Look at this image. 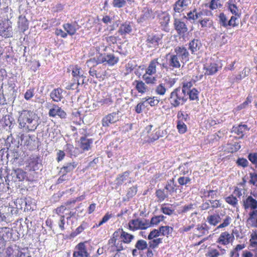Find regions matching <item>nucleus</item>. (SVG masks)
Masks as SVG:
<instances>
[{"label": "nucleus", "instance_id": "nucleus-12", "mask_svg": "<svg viewBox=\"0 0 257 257\" xmlns=\"http://www.w3.org/2000/svg\"><path fill=\"white\" fill-rule=\"evenodd\" d=\"M13 34V29L10 22L5 20L0 23V36L5 38H8L12 37Z\"/></svg>", "mask_w": 257, "mask_h": 257}, {"label": "nucleus", "instance_id": "nucleus-6", "mask_svg": "<svg viewBox=\"0 0 257 257\" xmlns=\"http://www.w3.org/2000/svg\"><path fill=\"white\" fill-rule=\"evenodd\" d=\"M72 204H75V201H67L63 205L56 208L55 210V213L60 217L63 216L64 218L65 215H68L67 219H70L75 215V212L70 211V206Z\"/></svg>", "mask_w": 257, "mask_h": 257}, {"label": "nucleus", "instance_id": "nucleus-10", "mask_svg": "<svg viewBox=\"0 0 257 257\" xmlns=\"http://www.w3.org/2000/svg\"><path fill=\"white\" fill-rule=\"evenodd\" d=\"M87 241L80 242L78 243L74 248L72 257H89L87 246Z\"/></svg>", "mask_w": 257, "mask_h": 257}, {"label": "nucleus", "instance_id": "nucleus-13", "mask_svg": "<svg viewBox=\"0 0 257 257\" xmlns=\"http://www.w3.org/2000/svg\"><path fill=\"white\" fill-rule=\"evenodd\" d=\"M172 54L178 57L183 63L189 60V53L184 46L176 47L174 48V53Z\"/></svg>", "mask_w": 257, "mask_h": 257}, {"label": "nucleus", "instance_id": "nucleus-53", "mask_svg": "<svg viewBox=\"0 0 257 257\" xmlns=\"http://www.w3.org/2000/svg\"><path fill=\"white\" fill-rule=\"evenodd\" d=\"M148 106V105L144 99L143 98L141 101L137 104L135 107V111L137 113H141Z\"/></svg>", "mask_w": 257, "mask_h": 257}, {"label": "nucleus", "instance_id": "nucleus-38", "mask_svg": "<svg viewBox=\"0 0 257 257\" xmlns=\"http://www.w3.org/2000/svg\"><path fill=\"white\" fill-rule=\"evenodd\" d=\"M71 71L73 81H76L79 80V79L81 77L85 78L81 73V68L77 65L72 66Z\"/></svg>", "mask_w": 257, "mask_h": 257}, {"label": "nucleus", "instance_id": "nucleus-8", "mask_svg": "<svg viewBox=\"0 0 257 257\" xmlns=\"http://www.w3.org/2000/svg\"><path fill=\"white\" fill-rule=\"evenodd\" d=\"M146 223V219L141 218L133 219L128 221L127 228L133 232L140 230H146L148 229Z\"/></svg>", "mask_w": 257, "mask_h": 257}, {"label": "nucleus", "instance_id": "nucleus-25", "mask_svg": "<svg viewBox=\"0 0 257 257\" xmlns=\"http://www.w3.org/2000/svg\"><path fill=\"white\" fill-rule=\"evenodd\" d=\"M97 102L101 106H108L113 103L111 94L103 93L101 96L98 97Z\"/></svg>", "mask_w": 257, "mask_h": 257}, {"label": "nucleus", "instance_id": "nucleus-16", "mask_svg": "<svg viewBox=\"0 0 257 257\" xmlns=\"http://www.w3.org/2000/svg\"><path fill=\"white\" fill-rule=\"evenodd\" d=\"M13 229L8 227H0V240L4 242L14 241L16 239L13 236Z\"/></svg>", "mask_w": 257, "mask_h": 257}, {"label": "nucleus", "instance_id": "nucleus-7", "mask_svg": "<svg viewBox=\"0 0 257 257\" xmlns=\"http://www.w3.org/2000/svg\"><path fill=\"white\" fill-rule=\"evenodd\" d=\"M108 249L110 252L123 251L125 249V244L113 233L108 242Z\"/></svg>", "mask_w": 257, "mask_h": 257}, {"label": "nucleus", "instance_id": "nucleus-15", "mask_svg": "<svg viewBox=\"0 0 257 257\" xmlns=\"http://www.w3.org/2000/svg\"><path fill=\"white\" fill-rule=\"evenodd\" d=\"M210 227L205 223L198 224L193 234V238H199L203 236L207 235L209 233Z\"/></svg>", "mask_w": 257, "mask_h": 257}, {"label": "nucleus", "instance_id": "nucleus-45", "mask_svg": "<svg viewBox=\"0 0 257 257\" xmlns=\"http://www.w3.org/2000/svg\"><path fill=\"white\" fill-rule=\"evenodd\" d=\"M159 228L161 235L167 237L171 235L174 230V228L169 225H162Z\"/></svg>", "mask_w": 257, "mask_h": 257}, {"label": "nucleus", "instance_id": "nucleus-3", "mask_svg": "<svg viewBox=\"0 0 257 257\" xmlns=\"http://www.w3.org/2000/svg\"><path fill=\"white\" fill-rule=\"evenodd\" d=\"M159 65L157 58H154L149 63L148 67L146 69L145 73L143 74L142 78L146 84L154 85L157 82V78L154 76L157 72V66Z\"/></svg>", "mask_w": 257, "mask_h": 257}, {"label": "nucleus", "instance_id": "nucleus-1", "mask_svg": "<svg viewBox=\"0 0 257 257\" xmlns=\"http://www.w3.org/2000/svg\"><path fill=\"white\" fill-rule=\"evenodd\" d=\"M18 122L19 127L26 132H34L39 125L35 113L28 109L19 112Z\"/></svg>", "mask_w": 257, "mask_h": 257}, {"label": "nucleus", "instance_id": "nucleus-4", "mask_svg": "<svg viewBox=\"0 0 257 257\" xmlns=\"http://www.w3.org/2000/svg\"><path fill=\"white\" fill-rule=\"evenodd\" d=\"M164 35L160 33L155 32L148 34L146 40V45L149 48L157 49L162 45Z\"/></svg>", "mask_w": 257, "mask_h": 257}, {"label": "nucleus", "instance_id": "nucleus-28", "mask_svg": "<svg viewBox=\"0 0 257 257\" xmlns=\"http://www.w3.org/2000/svg\"><path fill=\"white\" fill-rule=\"evenodd\" d=\"M79 146L84 152L87 151L91 149V146L93 143L92 139H88L87 137L82 136L80 138Z\"/></svg>", "mask_w": 257, "mask_h": 257}, {"label": "nucleus", "instance_id": "nucleus-49", "mask_svg": "<svg viewBox=\"0 0 257 257\" xmlns=\"http://www.w3.org/2000/svg\"><path fill=\"white\" fill-rule=\"evenodd\" d=\"M147 105L151 107H155L158 105L160 102V99L156 96H146L144 97Z\"/></svg>", "mask_w": 257, "mask_h": 257}, {"label": "nucleus", "instance_id": "nucleus-31", "mask_svg": "<svg viewBox=\"0 0 257 257\" xmlns=\"http://www.w3.org/2000/svg\"><path fill=\"white\" fill-rule=\"evenodd\" d=\"M41 165L40 157H31L28 160V167L31 171H36L39 169V165Z\"/></svg>", "mask_w": 257, "mask_h": 257}, {"label": "nucleus", "instance_id": "nucleus-20", "mask_svg": "<svg viewBox=\"0 0 257 257\" xmlns=\"http://www.w3.org/2000/svg\"><path fill=\"white\" fill-rule=\"evenodd\" d=\"M242 207L245 210L257 211V200L251 196H248L243 200Z\"/></svg>", "mask_w": 257, "mask_h": 257}, {"label": "nucleus", "instance_id": "nucleus-64", "mask_svg": "<svg viewBox=\"0 0 257 257\" xmlns=\"http://www.w3.org/2000/svg\"><path fill=\"white\" fill-rule=\"evenodd\" d=\"M191 182V179L189 177L181 176L178 179V183L180 186H187Z\"/></svg>", "mask_w": 257, "mask_h": 257}, {"label": "nucleus", "instance_id": "nucleus-47", "mask_svg": "<svg viewBox=\"0 0 257 257\" xmlns=\"http://www.w3.org/2000/svg\"><path fill=\"white\" fill-rule=\"evenodd\" d=\"M247 223L251 227H257V211H251L249 213Z\"/></svg>", "mask_w": 257, "mask_h": 257}, {"label": "nucleus", "instance_id": "nucleus-26", "mask_svg": "<svg viewBox=\"0 0 257 257\" xmlns=\"http://www.w3.org/2000/svg\"><path fill=\"white\" fill-rule=\"evenodd\" d=\"M133 85L139 93L143 94L149 91V88L146 83L141 80H135Z\"/></svg>", "mask_w": 257, "mask_h": 257}, {"label": "nucleus", "instance_id": "nucleus-55", "mask_svg": "<svg viewBox=\"0 0 257 257\" xmlns=\"http://www.w3.org/2000/svg\"><path fill=\"white\" fill-rule=\"evenodd\" d=\"M223 6L221 0H211L208 4V7L211 10L221 8Z\"/></svg>", "mask_w": 257, "mask_h": 257}, {"label": "nucleus", "instance_id": "nucleus-23", "mask_svg": "<svg viewBox=\"0 0 257 257\" xmlns=\"http://www.w3.org/2000/svg\"><path fill=\"white\" fill-rule=\"evenodd\" d=\"M190 3V0H177L173 5V10L175 13H181L187 8Z\"/></svg>", "mask_w": 257, "mask_h": 257}, {"label": "nucleus", "instance_id": "nucleus-33", "mask_svg": "<svg viewBox=\"0 0 257 257\" xmlns=\"http://www.w3.org/2000/svg\"><path fill=\"white\" fill-rule=\"evenodd\" d=\"M188 46L192 54H194L200 50L202 46V44L199 39H194L190 41Z\"/></svg>", "mask_w": 257, "mask_h": 257}, {"label": "nucleus", "instance_id": "nucleus-17", "mask_svg": "<svg viewBox=\"0 0 257 257\" xmlns=\"http://www.w3.org/2000/svg\"><path fill=\"white\" fill-rule=\"evenodd\" d=\"M226 252L227 250L225 248L217 245L216 248L209 247L208 251L205 253V256L206 257H219L225 255Z\"/></svg>", "mask_w": 257, "mask_h": 257}, {"label": "nucleus", "instance_id": "nucleus-62", "mask_svg": "<svg viewBox=\"0 0 257 257\" xmlns=\"http://www.w3.org/2000/svg\"><path fill=\"white\" fill-rule=\"evenodd\" d=\"M195 224L193 223H190L188 225H184L179 228L178 231L180 233L183 234L185 233L190 232L195 227Z\"/></svg>", "mask_w": 257, "mask_h": 257}, {"label": "nucleus", "instance_id": "nucleus-40", "mask_svg": "<svg viewBox=\"0 0 257 257\" xmlns=\"http://www.w3.org/2000/svg\"><path fill=\"white\" fill-rule=\"evenodd\" d=\"M105 62L110 66H113L116 64L119 60V57H116L114 54L109 53L104 56Z\"/></svg>", "mask_w": 257, "mask_h": 257}, {"label": "nucleus", "instance_id": "nucleus-22", "mask_svg": "<svg viewBox=\"0 0 257 257\" xmlns=\"http://www.w3.org/2000/svg\"><path fill=\"white\" fill-rule=\"evenodd\" d=\"M174 26L177 34L179 36H184L188 31V28L186 24L180 19H175Z\"/></svg>", "mask_w": 257, "mask_h": 257}, {"label": "nucleus", "instance_id": "nucleus-5", "mask_svg": "<svg viewBox=\"0 0 257 257\" xmlns=\"http://www.w3.org/2000/svg\"><path fill=\"white\" fill-rule=\"evenodd\" d=\"M186 100L185 93L179 88L175 89L170 94L169 101L171 106L174 107L183 104Z\"/></svg>", "mask_w": 257, "mask_h": 257}, {"label": "nucleus", "instance_id": "nucleus-60", "mask_svg": "<svg viewBox=\"0 0 257 257\" xmlns=\"http://www.w3.org/2000/svg\"><path fill=\"white\" fill-rule=\"evenodd\" d=\"M167 91L165 84L161 83L155 88V92L159 95H164Z\"/></svg>", "mask_w": 257, "mask_h": 257}, {"label": "nucleus", "instance_id": "nucleus-2", "mask_svg": "<svg viewBox=\"0 0 257 257\" xmlns=\"http://www.w3.org/2000/svg\"><path fill=\"white\" fill-rule=\"evenodd\" d=\"M166 60L163 58H157L159 65L163 72H169L175 69H180L182 61L172 53H168L165 56Z\"/></svg>", "mask_w": 257, "mask_h": 257}, {"label": "nucleus", "instance_id": "nucleus-56", "mask_svg": "<svg viewBox=\"0 0 257 257\" xmlns=\"http://www.w3.org/2000/svg\"><path fill=\"white\" fill-rule=\"evenodd\" d=\"M176 127L178 133L180 134H184L187 131V125L184 122L181 121L180 120H177Z\"/></svg>", "mask_w": 257, "mask_h": 257}, {"label": "nucleus", "instance_id": "nucleus-51", "mask_svg": "<svg viewBox=\"0 0 257 257\" xmlns=\"http://www.w3.org/2000/svg\"><path fill=\"white\" fill-rule=\"evenodd\" d=\"M225 202L231 205L234 208L238 207V200L236 196H234L233 194H231L229 196L224 198Z\"/></svg>", "mask_w": 257, "mask_h": 257}, {"label": "nucleus", "instance_id": "nucleus-36", "mask_svg": "<svg viewBox=\"0 0 257 257\" xmlns=\"http://www.w3.org/2000/svg\"><path fill=\"white\" fill-rule=\"evenodd\" d=\"M159 23L164 28L168 26L170 22V15L166 12H162L158 15Z\"/></svg>", "mask_w": 257, "mask_h": 257}, {"label": "nucleus", "instance_id": "nucleus-24", "mask_svg": "<svg viewBox=\"0 0 257 257\" xmlns=\"http://www.w3.org/2000/svg\"><path fill=\"white\" fill-rule=\"evenodd\" d=\"M21 145L27 147L29 150L32 149L34 147L35 140H33L30 135L22 134L20 136Z\"/></svg>", "mask_w": 257, "mask_h": 257}, {"label": "nucleus", "instance_id": "nucleus-30", "mask_svg": "<svg viewBox=\"0 0 257 257\" xmlns=\"http://www.w3.org/2000/svg\"><path fill=\"white\" fill-rule=\"evenodd\" d=\"M165 218L164 215H159L153 216L150 220L146 219L147 228L158 225L161 222L165 220Z\"/></svg>", "mask_w": 257, "mask_h": 257}, {"label": "nucleus", "instance_id": "nucleus-11", "mask_svg": "<svg viewBox=\"0 0 257 257\" xmlns=\"http://www.w3.org/2000/svg\"><path fill=\"white\" fill-rule=\"evenodd\" d=\"M234 240V236L233 233H230L228 231H224L220 233L216 242L217 245L226 246L231 243Z\"/></svg>", "mask_w": 257, "mask_h": 257}, {"label": "nucleus", "instance_id": "nucleus-29", "mask_svg": "<svg viewBox=\"0 0 257 257\" xmlns=\"http://www.w3.org/2000/svg\"><path fill=\"white\" fill-rule=\"evenodd\" d=\"M247 131H248L247 125L239 124L237 125H233L231 132L237 135L239 138L242 139L244 137L245 132Z\"/></svg>", "mask_w": 257, "mask_h": 257}, {"label": "nucleus", "instance_id": "nucleus-61", "mask_svg": "<svg viewBox=\"0 0 257 257\" xmlns=\"http://www.w3.org/2000/svg\"><path fill=\"white\" fill-rule=\"evenodd\" d=\"M177 120L185 122L189 120L190 116L186 112L179 111L177 113Z\"/></svg>", "mask_w": 257, "mask_h": 257}, {"label": "nucleus", "instance_id": "nucleus-21", "mask_svg": "<svg viewBox=\"0 0 257 257\" xmlns=\"http://www.w3.org/2000/svg\"><path fill=\"white\" fill-rule=\"evenodd\" d=\"M48 114L50 117L58 116L61 119L66 118L67 116L66 112L57 105H53L52 107L49 109Z\"/></svg>", "mask_w": 257, "mask_h": 257}, {"label": "nucleus", "instance_id": "nucleus-58", "mask_svg": "<svg viewBox=\"0 0 257 257\" xmlns=\"http://www.w3.org/2000/svg\"><path fill=\"white\" fill-rule=\"evenodd\" d=\"M15 174L18 181H23L26 177V172L22 169L18 168L15 170Z\"/></svg>", "mask_w": 257, "mask_h": 257}, {"label": "nucleus", "instance_id": "nucleus-63", "mask_svg": "<svg viewBox=\"0 0 257 257\" xmlns=\"http://www.w3.org/2000/svg\"><path fill=\"white\" fill-rule=\"evenodd\" d=\"M161 211L164 214L171 216L174 213V210L170 207L167 206L166 204H164L161 206Z\"/></svg>", "mask_w": 257, "mask_h": 257}, {"label": "nucleus", "instance_id": "nucleus-19", "mask_svg": "<svg viewBox=\"0 0 257 257\" xmlns=\"http://www.w3.org/2000/svg\"><path fill=\"white\" fill-rule=\"evenodd\" d=\"M89 74L90 76L96 77V78L103 79L106 76V71L105 67L103 66H100L96 68L94 67H89Z\"/></svg>", "mask_w": 257, "mask_h": 257}, {"label": "nucleus", "instance_id": "nucleus-18", "mask_svg": "<svg viewBox=\"0 0 257 257\" xmlns=\"http://www.w3.org/2000/svg\"><path fill=\"white\" fill-rule=\"evenodd\" d=\"M118 120V113L116 112L109 113L102 118V125L104 127H108L110 124L116 122Z\"/></svg>", "mask_w": 257, "mask_h": 257}, {"label": "nucleus", "instance_id": "nucleus-27", "mask_svg": "<svg viewBox=\"0 0 257 257\" xmlns=\"http://www.w3.org/2000/svg\"><path fill=\"white\" fill-rule=\"evenodd\" d=\"M104 56L102 53H99L95 57L90 58L86 62L88 67H95L98 64L105 63Z\"/></svg>", "mask_w": 257, "mask_h": 257}, {"label": "nucleus", "instance_id": "nucleus-59", "mask_svg": "<svg viewBox=\"0 0 257 257\" xmlns=\"http://www.w3.org/2000/svg\"><path fill=\"white\" fill-rule=\"evenodd\" d=\"M135 247L139 250H144L148 247V243L145 240L140 239L136 243Z\"/></svg>", "mask_w": 257, "mask_h": 257}, {"label": "nucleus", "instance_id": "nucleus-48", "mask_svg": "<svg viewBox=\"0 0 257 257\" xmlns=\"http://www.w3.org/2000/svg\"><path fill=\"white\" fill-rule=\"evenodd\" d=\"M155 195L158 199V202H161L168 198V194L165 192V189H157Z\"/></svg>", "mask_w": 257, "mask_h": 257}, {"label": "nucleus", "instance_id": "nucleus-32", "mask_svg": "<svg viewBox=\"0 0 257 257\" xmlns=\"http://www.w3.org/2000/svg\"><path fill=\"white\" fill-rule=\"evenodd\" d=\"M132 31V27L130 22H125L120 25L118 32L121 36H125Z\"/></svg>", "mask_w": 257, "mask_h": 257}, {"label": "nucleus", "instance_id": "nucleus-37", "mask_svg": "<svg viewBox=\"0 0 257 257\" xmlns=\"http://www.w3.org/2000/svg\"><path fill=\"white\" fill-rule=\"evenodd\" d=\"M63 89L60 88L54 89L51 91L50 97L54 101L59 102L63 98Z\"/></svg>", "mask_w": 257, "mask_h": 257}, {"label": "nucleus", "instance_id": "nucleus-57", "mask_svg": "<svg viewBox=\"0 0 257 257\" xmlns=\"http://www.w3.org/2000/svg\"><path fill=\"white\" fill-rule=\"evenodd\" d=\"M199 23L203 28H210L213 25L212 20L209 18H205L200 20Z\"/></svg>", "mask_w": 257, "mask_h": 257}, {"label": "nucleus", "instance_id": "nucleus-39", "mask_svg": "<svg viewBox=\"0 0 257 257\" xmlns=\"http://www.w3.org/2000/svg\"><path fill=\"white\" fill-rule=\"evenodd\" d=\"M78 164L75 162L67 163L65 165L61 168L59 173L67 174L71 173L76 168Z\"/></svg>", "mask_w": 257, "mask_h": 257}, {"label": "nucleus", "instance_id": "nucleus-52", "mask_svg": "<svg viewBox=\"0 0 257 257\" xmlns=\"http://www.w3.org/2000/svg\"><path fill=\"white\" fill-rule=\"evenodd\" d=\"M148 246L154 249L157 248L159 245L163 242L162 238L148 239Z\"/></svg>", "mask_w": 257, "mask_h": 257}, {"label": "nucleus", "instance_id": "nucleus-14", "mask_svg": "<svg viewBox=\"0 0 257 257\" xmlns=\"http://www.w3.org/2000/svg\"><path fill=\"white\" fill-rule=\"evenodd\" d=\"M115 235L124 244H130L134 239L135 236L122 228H118L113 232Z\"/></svg>", "mask_w": 257, "mask_h": 257}, {"label": "nucleus", "instance_id": "nucleus-34", "mask_svg": "<svg viewBox=\"0 0 257 257\" xmlns=\"http://www.w3.org/2000/svg\"><path fill=\"white\" fill-rule=\"evenodd\" d=\"M176 187V184L175 183L174 179L172 178L167 181L164 189L167 191L169 195H172L177 192V188Z\"/></svg>", "mask_w": 257, "mask_h": 257}, {"label": "nucleus", "instance_id": "nucleus-46", "mask_svg": "<svg viewBox=\"0 0 257 257\" xmlns=\"http://www.w3.org/2000/svg\"><path fill=\"white\" fill-rule=\"evenodd\" d=\"M130 174V171H125L119 174L115 179L116 184L118 186L122 185L124 181L128 179Z\"/></svg>", "mask_w": 257, "mask_h": 257}, {"label": "nucleus", "instance_id": "nucleus-41", "mask_svg": "<svg viewBox=\"0 0 257 257\" xmlns=\"http://www.w3.org/2000/svg\"><path fill=\"white\" fill-rule=\"evenodd\" d=\"M71 131L74 132V136L78 137L80 135L82 136L88 137L89 133H88L87 128L84 126L82 128H78L74 126H71Z\"/></svg>", "mask_w": 257, "mask_h": 257}, {"label": "nucleus", "instance_id": "nucleus-54", "mask_svg": "<svg viewBox=\"0 0 257 257\" xmlns=\"http://www.w3.org/2000/svg\"><path fill=\"white\" fill-rule=\"evenodd\" d=\"M162 137L161 130L160 128H157L156 129L154 133L149 137L148 141L149 143H153Z\"/></svg>", "mask_w": 257, "mask_h": 257}, {"label": "nucleus", "instance_id": "nucleus-35", "mask_svg": "<svg viewBox=\"0 0 257 257\" xmlns=\"http://www.w3.org/2000/svg\"><path fill=\"white\" fill-rule=\"evenodd\" d=\"M203 13L202 11H198L196 9H194L190 11L187 14V16H184L189 21H196L202 16Z\"/></svg>", "mask_w": 257, "mask_h": 257}, {"label": "nucleus", "instance_id": "nucleus-44", "mask_svg": "<svg viewBox=\"0 0 257 257\" xmlns=\"http://www.w3.org/2000/svg\"><path fill=\"white\" fill-rule=\"evenodd\" d=\"M18 25L19 28L23 32L29 28V22L25 17H19Z\"/></svg>", "mask_w": 257, "mask_h": 257}, {"label": "nucleus", "instance_id": "nucleus-42", "mask_svg": "<svg viewBox=\"0 0 257 257\" xmlns=\"http://www.w3.org/2000/svg\"><path fill=\"white\" fill-rule=\"evenodd\" d=\"M221 220V218L219 214H212L209 215L207 217V221L208 223L214 226L217 225Z\"/></svg>", "mask_w": 257, "mask_h": 257}, {"label": "nucleus", "instance_id": "nucleus-43", "mask_svg": "<svg viewBox=\"0 0 257 257\" xmlns=\"http://www.w3.org/2000/svg\"><path fill=\"white\" fill-rule=\"evenodd\" d=\"M71 120L76 125H80L83 122L81 114L79 111H76L72 113Z\"/></svg>", "mask_w": 257, "mask_h": 257}, {"label": "nucleus", "instance_id": "nucleus-9", "mask_svg": "<svg viewBox=\"0 0 257 257\" xmlns=\"http://www.w3.org/2000/svg\"><path fill=\"white\" fill-rule=\"evenodd\" d=\"M222 67L219 66L213 59H209L203 66L205 75H213L216 74Z\"/></svg>", "mask_w": 257, "mask_h": 257}, {"label": "nucleus", "instance_id": "nucleus-50", "mask_svg": "<svg viewBox=\"0 0 257 257\" xmlns=\"http://www.w3.org/2000/svg\"><path fill=\"white\" fill-rule=\"evenodd\" d=\"M63 28L66 31L67 35H69L70 36L74 35L77 31V29L75 25L70 23L64 24L63 25Z\"/></svg>", "mask_w": 257, "mask_h": 257}]
</instances>
